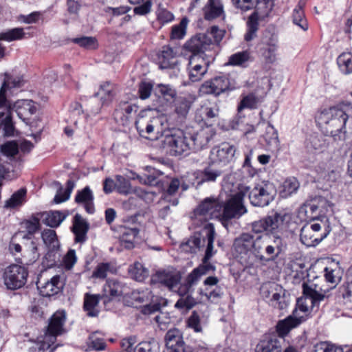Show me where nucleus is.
<instances>
[{"label":"nucleus","instance_id":"f257e3e1","mask_svg":"<svg viewBox=\"0 0 352 352\" xmlns=\"http://www.w3.org/2000/svg\"><path fill=\"white\" fill-rule=\"evenodd\" d=\"M329 289L319 287L314 283L302 284L303 296L297 300L296 307L292 315L280 320L277 325V331L281 336L287 334L289 331L305 322L315 307H318L321 301L327 296Z\"/></svg>","mask_w":352,"mask_h":352},{"label":"nucleus","instance_id":"f03ea898","mask_svg":"<svg viewBox=\"0 0 352 352\" xmlns=\"http://www.w3.org/2000/svg\"><path fill=\"white\" fill-rule=\"evenodd\" d=\"M198 279V267L193 269L188 274L184 284H180L181 275L179 273L159 271L153 277V280L158 282L176 292L180 297L185 296L189 292L192 285Z\"/></svg>","mask_w":352,"mask_h":352},{"label":"nucleus","instance_id":"7ed1b4c3","mask_svg":"<svg viewBox=\"0 0 352 352\" xmlns=\"http://www.w3.org/2000/svg\"><path fill=\"white\" fill-rule=\"evenodd\" d=\"M66 313L65 311H56L49 319L45 333L38 340V349L45 351L50 349L56 342L58 336L67 332L65 329Z\"/></svg>","mask_w":352,"mask_h":352},{"label":"nucleus","instance_id":"20e7f679","mask_svg":"<svg viewBox=\"0 0 352 352\" xmlns=\"http://www.w3.org/2000/svg\"><path fill=\"white\" fill-rule=\"evenodd\" d=\"M281 247L282 239L279 236L271 240L267 235L257 236L253 252L254 263L256 260L262 262L274 261L280 254Z\"/></svg>","mask_w":352,"mask_h":352},{"label":"nucleus","instance_id":"39448f33","mask_svg":"<svg viewBox=\"0 0 352 352\" xmlns=\"http://www.w3.org/2000/svg\"><path fill=\"white\" fill-rule=\"evenodd\" d=\"M164 118L159 116L153 117L150 120L141 118L136 120L135 127L141 137L156 140L164 135Z\"/></svg>","mask_w":352,"mask_h":352},{"label":"nucleus","instance_id":"423d86ee","mask_svg":"<svg viewBox=\"0 0 352 352\" xmlns=\"http://www.w3.org/2000/svg\"><path fill=\"white\" fill-rule=\"evenodd\" d=\"M204 118L199 120V143L202 149L215 135V131L212 123H207L205 120H208L214 118L218 116V109L215 104H210L207 106L206 103L201 105L200 109Z\"/></svg>","mask_w":352,"mask_h":352},{"label":"nucleus","instance_id":"0eeeda50","mask_svg":"<svg viewBox=\"0 0 352 352\" xmlns=\"http://www.w3.org/2000/svg\"><path fill=\"white\" fill-rule=\"evenodd\" d=\"M223 37V33L219 30L217 25H212L207 31V34L201 37L199 36L200 45H210L213 43L220 42ZM199 45V75L204 76L214 58L212 56H207L201 49Z\"/></svg>","mask_w":352,"mask_h":352},{"label":"nucleus","instance_id":"6e6552de","mask_svg":"<svg viewBox=\"0 0 352 352\" xmlns=\"http://www.w3.org/2000/svg\"><path fill=\"white\" fill-rule=\"evenodd\" d=\"M255 243L256 237L250 233H243L234 241V250L238 254L241 263L246 266L254 264L253 252Z\"/></svg>","mask_w":352,"mask_h":352},{"label":"nucleus","instance_id":"1a4fd4ad","mask_svg":"<svg viewBox=\"0 0 352 352\" xmlns=\"http://www.w3.org/2000/svg\"><path fill=\"white\" fill-rule=\"evenodd\" d=\"M28 276V272L25 267L13 264L4 270L2 278L8 289L16 290L25 285Z\"/></svg>","mask_w":352,"mask_h":352},{"label":"nucleus","instance_id":"9d476101","mask_svg":"<svg viewBox=\"0 0 352 352\" xmlns=\"http://www.w3.org/2000/svg\"><path fill=\"white\" fill-rule=\"evenodd\" d=\"M261 295L268 300L272 307L280 310L286 309L288 305L285 291L275 283L268 282L263 284L261 287Z\"/></svg>","mask_w":352,"mask_h":352},{"label":"nucleus","instance_id":"9b49d317","mask_svg":"<svg viewBox=\"0 0 352 352\" xmlns=\"http://www.w3.org/2000/svg\"><path fill=\"white\" fill-rule=\"evenodd\" d=\"M235 88L229 75L219 76L204 82L199 87V95L213 94L218 96L221 94L233 91Z\"/></svg>","mask_w":352,"mask_h":352},{"label":"nucleus","instance_id":"f8f14e48","mask_svg":"<svg viewBox=\"0 0 352 352\" xmlns=\"http://www.w3.org/2000/svg\"><path fill=\"white\" fill-rule=\"evenodd\" d=\"M23 162L21 155H0V187L3 179L12 180L19 177Z\"/></svg>","mask_w":352,"mask_h":352},{"label":"nucleus","instance_id":"ddd939ff","mask_svg":"<svg viewBox=\"0 0 352 352\" xmlns=\"http://www.w3.org/2000/svg\"><path fill=\"white\" fill-rule=\"evenodd\" d=\"M276 190L273 184L263 182L250 191L249 199L253 206L264 207L274 200Z\"/></svg>","mask_w":352,"mask_h":352},{"label":"nucleus","instance_id":"4468645a","mask_svg":"<svg viewBox=\"0 0 352 352\" xmlns=\"http://www.w3.org/2000/svg\"><path fill=\"white\" fill-rule=\"evenodd\" d=\"M329 231L321 230V225L318 223H307L300 230V241L307 247L318 245L327 237Z\"/></svg>","mask_w":352,"mask_h":352},{"label":"nucleus","instance_id":"2eb2a0df","mask_svg":"<svg viewBox=\"0 0 352 352\" xmlns=\"http://www.w3.org/2000/svg\"><path fill=\"white\" fill-rule=\"evenodd\" d=\"M185 56L188 59V76L189 80L195 82L198 80V34L194 35L190 40L187 41L184 45Z\"/></svg>","mask_w":352,"mask_h":352},{"label":"nucleus","instance_id":"dca6fc26","mask_svg":"<svg viewBox=\"0 0 352 352\" xmlns=\"http://www.w3.org/2000/svg\"><path fill=\"white\" fill-rule=\"evenodd\" d=\"M116 95L113 85L109 82H106L100 85V89L95 95L89 98V111L92 113H98L101 107L111 102Z\"/></svg>","mask_w":352,"mask_h":352},{"label":"nucleus","instance_id":"f3484780","mask_svg":"<svg viewBox=\"0 0 352 352\" xmlns=\"http://www.w3.org/2000/svg\"><path fill=\"white\" fill-rule=\"evenodd\" d=\"M244 195L245 193L240 190L226 202L221 214L224 219L239 218L247 212V209L243 203Z\"/></svg>","mask_w":352,"mask_h":352},{"label":"nucleus","instance_id":"a211bd4d","mask_svg":"<svg viewBox=\"0 0 352 352\" xmlns=\"http://www.w3.org/2000/svg\"><path fill=\"white\" fill-rule=\"evenodd\" d=\"M351 111L352 102L342 100L335 105L322 110L318 116V122H325L328 119H340L342 117L349 119V112Z\"/></svg>","mask_w":352,"mask_h":352},{"label":"nucleus","instance_id":"6ab92c4d","mask_svg":"<svg viewBox=\"0 0 352 352\" xmlns=\"http://www.w3.org/2000/svg\"><path fill=\"white\" fill-rule=\"evenodd\" d=\"M4 87L0 88V131L3 137H14L17 133L10 110L7 107L6 97L3 96Z\"/></svg>","mask_w":352,"mask_h":352},{"label":"nucleus","instance_id":"aec40b11","mask_svg":"<svg viewBox=\"0 0 352 352\" xmlns=\"http://www.w3.org/2000/svg\"><path fill=\"white\" fill-rule=\"evenodd\" d=\"M204 232H205L206 240H207V247L206 250L205 256L202 261L201 265H199V276L202 274H206L210 271L214 270V267L208 263V260L214 255V252L213 250L214 246V228L212 223H207L204 229Z\"/></svg>","mask_w":352,"mask_h":352},{"label":"nucleus","instance_id":"412c9836","mask_svg":"<svg viewBox=\"0 0 352 352\" xmlns=\"http://www.w3.org/2000/svg\"><path fill=\"white\" fill-rule=\"evenodd\" d=\"M349 119L342 117L340 119H328L325 122H318L319 124H324L327 135L333 138L334 140H344L346 131V122Z\"/></svg>","mask_w":352,"mask_h":352},{"label":"nucleus","instance_id":"4be33fe9","mask_svg":"<svg viewBox=\"0 0 352 352\" xmlns=\"http://www.w3.org/2000/svg\"><path fill=\"white\" fill-rule=\"evenodd\" d=\"M127 286L116 278H109L103 286V302L107 304L114 298L122 296L127 290Z\"/></svg>","mask_w":352,"mask_h":352},{"label":"nucleus","instance_id":"5701e85b","mask_svg":"<svg viewBox=\"0 0 352 352\" xmlns=\"http://www.w3.org/2000/svg\"><path fill=\"white\" fill-rule=\"evenodd\" d=\"M36 286L41 296L50 297L58 294L62 290L63 283L61 281V276L56 275L44 283L38 280Z\"/></svg>","mask_w":352,"mask_h":352},{"label":"nucleus","instance_id":"b1692460","mask_svg":"<svg viewBox=\"0 0 352 352\" xmlns=\"http://www.w3.org/2000/svg\"><path fill=\"white\" fill-rule=\"evenodd\" d=\"M166 352H185V343L177 329L168 330L165 336Z\"/></svg>","mask_w":352,"mask_h":352},{"label":"nucleus","instance_id":"393cba45","mask_svg":"<svg viewBox=\"0 0 352 352\" xmlns=\"http://www.w3.org/2000/svg\"><path fill=\"white\" fill-rule=\"evenodd\" d=\"M138 109V107L135 104L121 102L113 113L116 122L122 126L128 125L131 113L133 112L136 113Z\"/></svg>","mask_w":352,"mask_h":352},{"label":"nucleus","instance_id":"a878e982","mask_svg":"<svg viewBox=\"0 0 352 352\" xmlns=\"http://www.w3.org/2000/svg\"><path fill=\"white\" fill-rule=\"evenodd\" d=\"M74 201L76 204L82 206L87 213L93 214L95 212L94 195L89 186L77 190Z\"/></svg>","mask_w":352,"mask_h":352},{"label":"nucleus","instance_id":"bb28decb","mask_svg":"<svg viewBox=\"0 0 352 352\" xmlns=\"http://www.w3.org/2000/svg\"><path fill=\"white\" fill-rule=\"evenodd\" d=\"M222 208L217 199L208 197L199 204V215L204 214L210 218L218 217L221 215Z\"/></svg>","mask_w":352,"mask_h":352},{"label":"nucleus","instance_id":"cd10ccee","mask_svg":"<svg viewBox=\"0 0 352 352\" xmlns=\"http://www.w3.org/2000/svg\"><path fill=\"white\" fill-rule=\"evenodd\" d=\"M33 144L28 140H23L18 143L15 140L8 141L0 144L1 154H19V149L22 152H30L33 148Z\"/></svg>","mask_w":352,"mask_h":352},{"label":"nucleus","instance_id":"c85d7f7f","mask_svg":"<svg viewBox=\"0 0 352 352\" xmlns=\"http://www.w3.org/2000/svg\"><path fill=\"white\" fill-rule=\"evenodd\" d=\"M282 339L277 336H267L256 346V352H281Z\"/></svg>","mask_w":352,"mask_h":352},{"label":"nucleus","instance_id":"c756f323","mask_svg":"<svg viewBox=\"0 0 352 352\" xmlns=\"http://www.w3.org/2000/svg\"><path fill=\"white\" fill-rule=\"evenodd\" d=\"M204 19L212 21L224 15L223 6L220 0H208L203 8Z\"/></svg>","mask_w":352,"mask_h":352},{"label":"nucleus","instance_id":"7c9ffc66","mask_svg":"<svg viewBox=\"0 0 352 352\" xmlns=\"http://www.w3.org/2000/svg\"><path fill=\"white\" fill-rule=\"evenodd\" d=\"M89 226L87 223L82 219L80 214H76L74 217L72 232L75 235L76 243H83L86 241V234Z\"/></svg>","mask_w":352,"mask_h":352},{"label":"nucleus","instance_id":"2f4dec72","mask_svg":"<svg viewBox=\"0 0 352 352\" xmlns=\"http://www.w3.org/2000/svg\"><path fill=\"white\" fill-rule=\"evenodd\" d=\"M158 62L160 68L162 69L174 67L177 61L173 49L167 45L163 46L158 54Z\"/></svg>","mask_w":352,"mask_h":352},{"label":"nucleus","instance_id":"473e14b6","mask_svg":"<svg viewBox=\"0 0 352 352\" xmlns=\"http://www.w3.org/2000/svg\"><path fill=\"white\" fill-rule=\"evenodd\" d=\"M139 232V229L136 227L119 226L120 240L126 248L131 249L133 248L135 239Z\"/></svg>","mask_w":352,"mask_h":352},{"label":"nucleus","instance_id":"72a5a7b5","mask_svg":"<svg viewBox=\"0 0 352 352\" xmlns=\"http://www.w3.org/2000/svg\"><path fill=\"white\" fill-rule=\"evenodd\" d=\"M41 238L44 244L48 248L47 255L49 256H51L53 252L59 250L60 245L56 231L51 229H45L41 233Z\"/></svg>","mask_w":352,"mask_h":352},{"label":"nucleus","instance_id":"f704fd0d","mask_svg":"<svg viewBox=\"0 0 352 352\" xmlns=\"http://www.w3.org/2000/svg\"><path fill=\"white\" fill-rule=\"evenodd\" d=\"M103 296L100 294H85L84 297L83 309L89 317H96L99 314L98 306Z\"/></svg>","mask_w":352,"mask_h":352},{"label":"nucleus","instance_id":"c9c22d12","mask_svg":"<svg viewBox=\"0 0 352 352\" xmlns=\"http://www.w3.org/2000/svg\"><path fill=\"white\" fill-rule=\"evenodd\" d=\"M27 192L24 187L17 190L5 201L3 207L10 210L21 207L27 201Z\"/></svg>","mask_w":352,"mask_h":352},{"label":"nucleus","instance_id":"e433bc0d","mask_svg":"<svg viewBox=\"0 0 352 352\" xmlns=\"http://www.w3.org/2000/svg\"><path fill=\"white\" fill-rule=\"evenodd\" d=\"M15 107L18 116L24 121L29 120L30 116L34 115L37 109L33 101L29 100L17 101Z\"/></svg>","mask_w":352,"mask_h":352},{"label":"nucleus","instance_id":"4c0bfd02","mask_svg":"<svg viewBox=\"0 0 352 352\" xmlns=\"http://www.w3.org/2000/svg\"><path fill=\"white\" fill-rule=\"evenodd\" d=\"M326 200L320 197L306 203L302 209L305 210L309 218L315 219L323 212Z\"/></svg>","mask_w":352,"mask_h":352},{"label":"nucleus","instance_id":"58836bf2","mask_svg":"<svg viewBox=\"0 0 352 352\" xmlns=\"http://www.w3.org/2000/svg\"><path fill=\"white\" fill-rule=\"evenodd\" d=\"M41 213L33 214L28 219L22 222V226L25 228L27 234L24 239H30L32 236L41 229Z\"/></svg>","mask_w":352,"mask_h":352},{"label":"nucleus","instance_id":"ea45409f","mask_svg":"<svg viewBox=\"0 0 352 352\" xmlns=\"http://www.w3.org/2000/svg\"><path fill=\"white\" fill-rule=\"evenodd\" d=\"M40 213L43 223L50 228L58 227L67 217V214L58 210Z\"/></svg>","mask_w":352,"mask_h":352},{"label":"nucleus","instance_id":"a19ab883","mask_svg":"<svg viewBox=\"0 0 352 352\" xmlns=\"http://www.w3.org/2000/svg\"><path fill=\"white\" fill-rule=\"evenodd\" d=\"M342 275L343 270L338 264L325 267L324 276L326 281L332 285L330 289L334 288L340 282Z\"/></svg>","mask_w":352,"mask_h":352},{"label":"nucleus","instance_id":"79ce46f5","mask_svg":"<svg viewBox=\"0 0 352 352\" xmlns=\"http://www.w3.org/2000/svg\"><path fill=\"white\" fill-rule=\"evenodd\" d=\"M259 27V15L257 11L252 12L247 21V31L244 36L245 41L249 42L256 36Z\"/></svg>","mask_w":352,"mask_h":352},{"label":"nucleus","instance_id":"37998d69","mask_svg":"<svg viewBox=\"0 0 352 352\" xmlns=\"http://www.w3.org/2000/svg\"><path fill=\"white\" fill-rule=\"evenodd\" d=\"M285 212H273L265 217L269 232H273L275 230L281 229L287 218Z\"/></svg>","mask_w":352,"mask_h":352},{"label":"nucleus","instance_id":"c03bdc74","mask_svg":"<svg viewBox=\"0 0 352 352\" xmlns=\"http://www.w3.org/2000/svg\"><path fill=\"white\" fill-rule=\"evenodd\" d=\"M128 274L136 281L143 282L148 276V270L141 263L137 261L129 267Z\"/></svg>","mask_w":352,"mask_h":352},{"label":"nucleus","instance_id":"a18cd8bd","mask_svg":"<svg viewBox=\"0 0 352 352\" xmlns=\"http://www.w3.org/2000/svg\"><path fill=\"white\" fill-rule=\"evenodd\" d=\"M292 22L303 31L309 29V24L305 17L303 6L298 3L294 9L292 14Z\"/></svg>","mask_w":352,"mask_h":352},{"label":"nucleus","instance_id":"49530a36","mask_svg":"<svg viewBox=\"0 0 352 352\" xmlns=\"http://www.w3.org/2000/svg\"><path fill=\"white\" fill-rule=\"evenodd\" d=\"M300 187L298 180L294 177L287 178L281 185L280 191V196L287 198L294 193H296Z\"/></svg>","mask_w":352,"mask_h":352},{"label":"nucleus","instance_id":"de8ad7c7","mask_svg":"<svg viewBox=\"0 0 352 352\" xmlns=\"http://www.w3.org/2000/svg\"><path fill=\"white\" fill-rule=\"evenodd\" d=\"M337 64L340 72L344 74L352 73V53L343 52L337 58Z\"/></svg>","mask_w":352,"mask_h":352},{"label":"nucleus","instance_id":"09e8293b","mask_svg":"<svg viewBox=\"0 0 352 352\" xmlns=\"http://www.w3.org/2000/svg\"><path fill=\"white\" fill-rule=\"evenodd\" d=\"M75 186V182L72 179H69L66 183L65 189L60 188L57 191L54 198V202L56 204H60L68 200Z\"/></svg>","mask_w":352,"mask_h":352},{"label":"nucleus","instance_id":"8fccbe9b","mask_svg":"<svg viewBox=\"0 0 352 352\" xmlns=\"http://www.w3.org/2000/svg\"><path fill=\"white\" fill-rule=\"evenodd\" d=\"M155 94L160 95L167 102H170L175 98L177 91L170 85L159 84L155 89Z\"/></svg>","mask_w":352,"mask_h":352},{"label":"nucleus","instance_id":"3c124183","mask_svg":"<svg viewBox=\"0 0 352 352\" xmlns=\"http://www.w3.org/2000/svg\"><path fill=\"white\" fill-rule=\"evenodd\" d=\"M25 33L22 28H15L0 33V41H12L21 39Z\"/></svg>","mask_w":352,"mask_h":352},{"label":"nucleus","instance_id":"603ef678","mask_svg":"<svg viewBox=\"0 0 352 352\" xmlns=\"http://www.w3.org/2000/svg\"><path fill=\"white\" fill-rule=\"evenodd\" d=\"M160 348L159 343L155 340L144 341L138 344L134 349V352H160Z\"/></svg>","mask_w":352,"mask_h":352},{"label":"nucleus","instance_id":"864d4df0","mask_svg":"<svg viewBox=\"0 0 352 352\" xmlns=\"http://www.w3.org/2000/svg\"><path fill=\"white\" fill-rule=\"evenodd\" d=\"M188 23V19L186 17H184L179 24L173 25L170 32L171 39L183 38L186 32Z\"/></svg>","mask_w":352,"mask_h":352},{"label":"nucleus","instance_id":"5fc2aeb1","mask_svg":"<svg viewBox=\"0 0 352 352\" xmlns=\"http://www.w3.org/2000/svg\"><path fill=\"white\" fill-rule=\"evenodd\" d=\"M181 250L186 253L195 254L198 248V236L196 233L181 243Z\"/></svg>","mask_w":352,"mask_h":352},{"label":"nucleus","instance_id":"6e6d98bb","mask_svg":"<svg viewBox=\"0 0 352 352\" xmlns=\"http://www.w3.org/2000/svg\"><path fill=\"white\" fill-rule=\"evenodd\" d=\"M270 130L272 131V136L268 139V132L264 135L263 138L265 141V149L272 153H274L278 150L279 142L278 139V134L272 126H270Z\"/></svg>","mask_w":352,"mask_h":352},{"label":"nucleus","instance_id":"4d7b16f0","mask_svg":"<svg viewBox=\"0 0 352 352\" xmlns=\"http://www.w3.org/2000/svg\"><path fill=\"white\" fill-rule=\"evenodd\" d=\"M277 47L275 44H267L266 47L261 49L262 56L267 64H273L276 60V51Z\"/></svg>","mask_w":352,"mask_h":352},{"label":"nucleus","instance_id":"13d9d810","mask_svg":"<svg viewBox=\"0 0 352 352\" xmlns=\"http://www.w3.org/2000/svg\"><path fill=\"white\" fill-rule=\"evenodd\" d=\"M72 42L87 50H94L98 47L97 40L93 36L74 38Z\"/></svg>","mask_w":352,"mask_h":352},{"label":"nucleus","instance_id":"bf43d9fd","mask_svg":"<svg viewBox=\"0 0 352 352\" xmlns=\"http://www.w3.org/2000/svg\"><path fill=\"white\" fill-rule=\"evenodd\" d=\"M249 59L250 53L248 51L239 52L229 57L228 65L232 66H241Z\"/></svg>","mask_w":352,"mask_h":352},{"label":"nucleus","instance_id":"052dcab7","mask_svg":"<svg viewBox=\"0 0 352 352\" xmlns=\"http://www.w3.org/2000/svg\"><path fill=\"white\" fill-rule=\"evenodd\" d=\"M258 99L254 94H249L244 96L238 105V111H241L244 109H254L256 107Z\"/></svg>","mask_w":352,"mask_h":352},{"label":"nucleus","instance_id":"680f3d73","mask_svg":"<svg viewBox=\"0 0 352 352\" xmlns=\"http://www.w3.org/2000/svg\"><path fill=\"white\" fill-rule=\"evenodd\" d=\"M221 174L220 170L214 169L211 166L205 168L201 173V179L199 180V185L204 182H214Z\"/></svg>","mask_w":352,"mask_h":352},{"label":"nucleus","instance_id":"e2e57ef3","mask_svg":"<svg viewBox=\"0 0 352 352\" xmlns=\"http://www.w3.org/2000/svg\"><path fill=\"white\" fill-rule=\"evenodd\" d=\"M315 352H343V348L329 342H321L315 346Z\"/></svg>","mask_w":352,"mask_h":352},{"label":"nucleus","instance_id":"0e129e2a","mask_svg":"<svg viewBox=\"0 0 352 352\" xmlns=\"http://www.w3.org/2000/svg\"><path fill=\"white\" fill-rule=\"evenodd\" d=\"M111 265L109 263H98L92 273V277L96 278L104 279L109 272L111 270Z\"/></svg>","mask_w":352,"mask_h":352},{"label":"nucleus","instance_id":"69168bd1","mask_svg":"<svg viewBox=\"0 0 352 352\" xmlns=\"http://www.w3.org/2000/svg\"><path fill=\"white\" fill-rule=\"evenodd\" d=\"M195 300L190 296L187 295L184 297H180L176 302L175 307L179 309H185L189 310L196 305Z\"/></svg>","mask_w":352,"mask_h":352},{"label":"nucleus","instance_id":"338daca9","mask_svg":"<svg viewBox=\"0 0 352 352\" xmlns=\"http://www.w3.org/2000/svg\"><path fill=\"white\" fill-rule=\"evenodd\" d=\"M115 186L118 191L122 194H128L131 190V183L129 179L122 175L116 176Z\"/></svg>","mask_w":352,"mask_h":352},{"label":"nucleus","instance_id":"774afa93","mask_svg":"<svg viewBox=\"0 0 352 352\" xmlns=\"http://www.w3.org/2000/svg\"><path fill=\"white\" fill-rule=\"evenodd\" d=\"M77 261L76 252L73 249H69L67 254L63 256L62 264L65 270H69L73 268Z\"/></svg>","mask_w":352,"mask_h":352}]
</instances>
